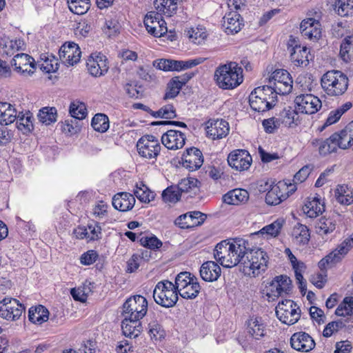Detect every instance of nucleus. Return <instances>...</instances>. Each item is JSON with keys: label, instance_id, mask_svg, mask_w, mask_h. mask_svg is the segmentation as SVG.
Returning <instances> with one entry per match:
<instances>
[{"label": "nucleus", "instance_id": "1", "mask_svg": "<svg viewBox=\"0 0 353 353\" xmlns=\"http://www.w3.org/2000/svg\"><path fill=\"white\" fill-rule=\"evenodd\" d=\"M243 70L234 62L219 66L214 72V80L220 88L233 89L243 82Z\"/></svg>", "mask_w": 353, "mask_h": 353}, {"label": "nucleus", "instance_id": "2", "mask_svg": "<svg viewBox=\"0 0 353 353\" xmlns=\"http://www.w3.org/2000/svg\"><path fill=\"white\" fill-rule=\"evenodd\" d=\"M321 85L325 92L331 97H339L345 93L349 85L346 74L340 70L326 72L321 79Z\"/></svg>", "mask_w": 353, "mask_h": 353}, {"label": "nucleus", "instance_id": "3", "mask_svg": "<svg viewBox=\"0 0 353 353\" xmlns=\"http://www.w3.org/2000/svg\"><path fill=\"white\" fill-rule=\"evenodd\" d=\"M278 100L272 85L256 88L249 96L252 109L257 112H265L275 106Z\"/></svg>", "mask_w": 353, "mask_h": 353}, {"label": "nucleus", "instance_id": "4", "mask_svg": "<svg viewBox=\"0 0 353 353\" xmlns=\"http://www.w3.org/2000/svg\"><path fill=\"white\" fill-rule=\"evenodd\" d=\"M245 254L242 269L245 274L256 276L266 270L269 258L265 252L261 248L251 249L248 247Z\"/></svg>", "mask_w": 353, "mask_h": 353}, {"label": "nucleus", "instance_id": "5", "mask_svg": "<svg viewBox=\"0 0 353 353\" xmlns=\"http://www.w3.org/2000/svg\"><path fill=\"white\" fill-rule=\"evenodd\" d=\"M154 301L165 307H172L178 301V291L176 283L164 280L157 283L153 291Z\"/></svg>", "mask_w": 353, "mask_h": 353}, {"label": "nucleus", "instance_id": "6", "mask_svg": "<svg viewBox=\"0 0 353 353\" xmlns=\"http://www.w3.org/2000/svg\"><path fill=\"white\" fill-rule=\"evenodd\" d=\"M175 283L178 294L183 299H195L201 290L197 279L188 272L179 273L175 279Z\"/></svg>", "mask_w": 353, "mask_h": 353}, {"label": "nucleus", "instance_id": "7", "mask_svg": "<svg viewBox=\"0 0 353 353\" xmlns=\"http://www.w3.org/2000/svg\"><path fill=\"white\" fill-rule=\"evenodd\" d=\"M148 311V301L141 295H134L128 299L123 305V315L130 319L140 320Z\"/></svg>", "mask_w": 353, "mask_h": 353}, {"label": "nucleus", "instance_id": "8", "mask_svg": "<svg viewBox=\"0 0 353 353\" xmlns=\"http://www.w3.org/2000/svg\"><path fill=\"white\" fill-rule=\"evenodd\" d=\"M277 318L287 325L296 323L301 316V311L297 305L292 300L285 299L279 302L276 307Z\"/></svg>", "mask_w": 353, "mask_h": 353}, {"label": "nucleus", "instance_id": "9", "mask_svg": "<svg viewBox=\"0 0 353 353\" xmlns=\"http://www.w3.org/2000/svg\"><path fill=\"white\" fill-rule=\"evenodd\" d=\"M137 148L139 155L148 159H156L161 150L159 140L149 134L143 136L138 141Z\"/></svg>", "mask_w": 353, "mask_h": 353}, {"label": "nucleus", "instance_id": "10", "mask_svg": "<svg viewBox=\"0 0 353 353\" xmlns=\"http://www.w3.org/2000/svg\"><path fill=\"white\" fill-rule=\"evenodd\" d=\"M294 103L297 110L303 114H312L321 108V101L312 94H301L296 97Z\"/></svg>", "mask_w": 353, "mask_h": 353}, {"label": "nucleus", "instance_id": "11", "mask_svg": "<svg viewBox=\"0 0 353 353\" xmlns=\"http://www.w3.org/2000/svg\"><path fill=\"white\" fill-rule=\"evenodd\" d=\"M24 310L25 307L15 299L6 297L0 302V316L7 320L19 319Z\"/></svg>", "mask_w": 353, "mask_h": 353}, {"label": "nucleus", "instance_id": "12", "mask_svg": "<svg viewBox=\"0 0 353 353\" xmlns=\"http://www.w3.org/2000/svg\"><path fill=\"white\" fill-rule=\"evenodd\" d=\"M252 162V157L245 150H233L228 157L229 165L240 172L248 170Z\"/></svg>", "mask_w": 353, "mask_h": 353}, {"label": "nucleus", "instance_id": "13", "mask_svg": "<svg viewBox=\"0 0 353 353\" xmlns=\"http://www.w3.org/2000/svg\"><path fill=\"white\" fill-rule=\"evenodd\" d=\"M86 66L90 74L97 77L104 75L109 69L108 59L101 53L91 54L87 60Z\"/></svg>", "mask_w": 353, "mask_h": 353}, {"label": "nucleus", "instance_id": "14", "mask_svg": "<svg viewBox=\"0 0 353 353\" xmlns=\"http://www.w3.org/2000/svg\"><path fill=\"white\" fill-rule=\"evenodd\" d=\"M230 245L233 267L240 265L243 268L249 245L248 241L243 239H235L230 241Z\"/></svg>", "mask_w": 353, "mask_h": 353}, {"label": "nucleus", "instance_id": "15", "mask_svg": "<svg viewBox=\"0 0 353 353\" xmlns=\"http://www.w3.org/2000/svg\"><path fill=\"white\" fill-rule=\"evenodd\" d=\"M11 63L15 70L23 74H28L29 76L34 72L36 68L34 59L25 53L16 54Z\"/></svg>", "mask_w": 353, "mask_h": 353}, {"label": "nucleus", "instance_id": "16", "mask_svg": "<svg viewBox=\"0 0 353 353\" xmlns=\"http://www.w3.org/2000/svg\"><path fill=\"white\" fill-rule=\"evenodd\" d=\"M228 123L223 119L209 120L206 123L208 137L216 140L225 137L229 133Z\"/></svg>", "mask_w": 353, "mask_h": 353}, {"label": "nucleus", "instance_id": "17", "mask_svg": "<svg viewBox=\"0 0 353 353\" xmlns=\"http://www.w3.org/2000/svg\"><path fill=\"white\" fill-rule=\"evenodd\" d=\"M183 166L190 171L198 170L203 163V157L200 150L196 148L186 149L182 155Z\"/></svg>", "mask_w": 353, "mask_h": 353}, {"label": "nucleus", "instance_id": "18", "mask_svg": "<svg viewBox=\"0 0 353 353\" xmlns=\"http://www.w3.org/2000/svg\"><path fill=\"white\" fill-rule=\"evenodd\" d=\"M269 288V296L279 297L291 290L292 281L286 275L277 276L272 281Z\"/></svg>", "mask_w": 353, "mask_h": 353}, {"label": "nucleus", "instance_id": "19", "mask_svg": "<svg viewBox=\"0 0 353 353\" xmlns=\"http://www.w3.org/2000/svg\"><path fill=\"white\" fill-rule=\"evenodd\" d=\"M194 75V72H186L181 76L171 79L168 83L167 91L163 97V99H174L179 94L183 85L191 79Z\"/></svg>", "mask_w": 353, "mask_h": 353}, {"label": "nucleus", "instance_id": "20", "mask_svg": "<svg viewBox=\"0 0 353 353\" xmlns=\"http://www.w3.org/2000/svg\"><path fill=\"white\" fill-rule=\"evenodd\" d=\"M81 53L79 47L74 43L62 46L59 52L61 61L67 65H73L79 62Z\"/></svg>", "mask_w": 353, "mask_h": 353}, {"label": "nucleus", "instance_id": "21", "mask_svg": "<svg viewBox=\"0 0 353 353\" xmlns=\"http://www.w3.org/2000/svg\"><path fill=\"white\" fill-rule=\"evenodd\" d=\"M205 219V214L199 211H194L179 216L175 220V224L181 228H190L201 225Z\"/></svg>", "mask_w": 353, "mask_h": 353}, {"label": "nucleus", "instance_id": "22", "mask_svg": "<svg viewBox=\"0 0 353 353\" xmlns=\"http://www.w3.org/2000/svg\"><path fill=\"white\" fill-rule=\"evenodd\" d=\"M300 31L303 37L310 40L317 41L321 37V24L313 18L303 20L300 24Z\"/></svg>", "mask_w": 353, "mask_h": 353}, {"label": "nucleus", "instance_id": "23", "mask_svg": "<svg viewBox=\"0 0 353 353\" xmlns=\"http://www.w3.org/2000/svg\"><path fill=\"white\" fill-rule=\"evenodd\" d=\"M186 137L181 131L170 130L161 137V142L169 150H177L183 147Z\"/></svg>", "mask_w": 353, "mask_h": 353}, {"label": "nucleus", "instance_id": "24", "mask_svg": "<svg viewBox=\"0 0 353 353\" xmlns=\"http://www.w3.org/2000/svg\"><path fill=\"white\" fill-rule=\"evenodd\" d=\"M290 344L293 349L305 352H310L315 346L313 339L305 332H296L292 334Z\"/></svg>", "mask_w": 353, "mask_h": 353}, {"label": "nucleus", "instance_id": "25", "mask_svg": "<svg viewBox=\"0 0 353 353\" xmlns=\"http://www.w3.org/2000/svg\"><path fill=\"white\" fill-rule=\"evenodd\" d=\"M230 247V241L225 240L219 243L214 250V256L215 259L225 268L233 267Z\"/></svg>", "mask_w": 353, "mask_h": 353}, {"label": "nucleus", "instance_id": "26", "mask_svg": "<svg viewBox=\"0 0 353 353\" xmlns=\"http://www.w3.org/2000/svg\"><path fill=\"white\" fill-rule=\"evenodd\" d=\"M242 26V18L236 11L230 12L223 18L222 28L228 34L237 33L241 30Z\"/></svg>", "mask_w": 353, "mask_h": 353}, {"label": "nucleus", "instance_id": "27", "mask_svg": "<svg viewBox=\"0 0 353 353\" xmlns=\"http://www.w3.org/2000/svg\"><path fill=\"white\" fill-rule=\"evenodd\" d=\"M136 200L133 194L128 192H119L112 198V205L121 212H127L132 209Z\"/></svg>", "mask_w": 353, "mask_h": 353}, {"label": "nucleus", "instance_id": "28", "mask_svg": "<svg viewBox=\"0 0 353 353\" xmlns=\"http://www.w3.org/2000/svg\"><path fill=\"white\" fill-rule=\"evenodd\" d=\"M297 109L291 106L285 108L277 117L280 125L283 124L288 128L296 127L300 123V119Z\"/></svg>", "mask_w": 353, "mask_h": 353}, {"label": "nucleus", "instance_id": "29", "mask_svg": "<svg viewBox=\"0 0 353 353\" xmlns=\"http://www.w3.org/2000/svg\"><path fill=\"white\" fill-rule=\"evenodd\" d=\"M281 189H286V184L279 181L269 190L265 196V202L268 205H279L288 198V194L281 193Z\"/></svg>", "mask_w": 353, "mask_h": 353}, {"label": "nucleus", "instance_id": "30", "mask_svg": "<svg viewBox=\"0 0 353 353\" xmlns=\"http://www.w3.org/2000/svg\"><path fill=\"white\" fill-rule=\"evenodd\" d=\"M25 43L23 39L10 38H2L0 40V53L3 55L11 57L16 52L23 50Z\"/></svg>", "mask_w": 353, "mask_h": 353}, {"label": "nucleus", "instance_id": "31", "mask_svg": "<svg viewBox=\"0 0 353 353\" xmlns=\"http://www.w3.org/2000/svg\"><path fill=\"white\" fill-rule=\"evenodd\" d=\"M221 269L214 261H209L203 263L200 268V275L205 281H216L221 276Z\"/></svg>", "mask_w": 353, "mask_h": 353}, {"label": "nucleus", "instance_id": "32", "mask_svg": "<svg viewBox=\"0 0 353 353\" xmlns=\"http://www.w3.org/2000/svg\"><path fill=\"white\" fill-rule=\"evenodd\" d=\"M312 145L316 148L321 156H326L336 152L337 149L335 141L331 135L328 139H314L311 141Z\"/></svg>", "mask_w": 353, "mask_h": 353}, {"label": "nucleus", "instance_id": "33", "mask_svg": "<svg viewBox=\"0 0 353 353\" xmlns=\"http://www.w3.org/2000/svg\"><path fill=\"white\" fill-rule=\"evenodd\" d=\"M292 237L296 245L300 246L307 245L310 239V230L305 225L298 223L293 227Z\"/></svg>", "mask_w": 353, "mask_h": 353}, {"label": "nucleus", "instance_id": "34", "mask_svg": "<svg viewBox=\"0 0 353 353\" xmlns=\"http://www.w3.org/2000/svg\"><path fill=\"white\" fill-rule=\"evenodd\" d=\"M17 118V112L12 104L0 102V124L8 125L13 123Z\"/></svg>", "mask_w": 353, "mask_h": 353}, {"label": "nucleus", "instance_id": "35", "mask_svg": "<svg viewBox=\"0 0 353 353\" xmlns=\"http://www.w3.org/2000/svg\"><path fill=\"white\" fill-rule=\"evenodd\" d=\"M124 317L121 323V328L123 334L130 338L137 337L142 331V326L139 320L130 319L128 317Z\"/></svg>", "mask_w": 353, "mask_h": 353}, {"label": "nucleus", "instance_id": "36", "mask_svg": "<svg viewBox=\"0 0 353 353\" xmlns=\"http://www.w3.org/2000/svg\"><path fill=\"white\" fill-rule=\"evenodd\" d=\"M336 229V221L331 216H323L316 224V232L323 238L332 233Z\"/></svg>", "mask_w": 353, "mask_h": 353}, {"label": "nucleus", "instance_id": "37", "mask_svg": "<svg viewBox=\"0 0 353 353\" xmlns=\"http://www.w3.org/2000/svg\"><path fill=\"white\" fill-rule=\"evenodd\" d=\"M249 194L244 189H234L223 195V201L229 205H239L248 201Z\"/></svg>", "mask_w": 353, "mask_h": 353}, {"label": "nucleus", "instance_id": "38", "mask_svg": "<svg viewBox=\"0 0 353 353\" xmlns=\"http://www.w3.org/2000/svg\"><path fill=\"white\" fill-rule=\"evenodd\" d=\"M310 49L307 47L295 48L294 52H290V60L296 66H307L309 64Z\"/></svg>", "mask_w": 353, "mask_h": 353}, {"label": "nucleus", "instance_id": "39", "mask_svg": "<svg viewBox=\"0 0 353 353\" xmlns=\"http://www.w3.org/2000/svg\"><path fill=\"white\" fill-rule=\"evenodd\" d=\"M28 319L32 323L41 325L48 320L49 312L46 307L41 305L34 307H32L29 309Z\"/></svg>", "mask_w": 353, "mask_h": 353}, {"label": "nucleus", "instance_id": "40", "mask_svg": "<svg viewBox=\"0 0 353 353\" xmlns=\"http://www.w3.org/2000/svg\"><path fill=\"white\" fill-rule=\"evenodd\" d=\"M179 0H155L154 6L159 14L171 17L177 10Z\"/></svg>", "mask_w": 353, "mask_h": 353}, {"label": "nucleus", "instance_id": "41", "mask_svg": "<svg viewBox=\"0 0 353 353\" xmlns=\"http://www.w3.org/2000/svg\"><path fill=\"white\" fill-rule=\"evenodd\" d=\"M335 195L341 204L349 205L353 203V190L347 185H339L335 190Z\"/></svg>", "mask_w": 353, "mask_h": 353}, {"label": "nucleus", "instance_id": "42", "mask_svg": "<svg viewBox=\"0 0 353 353\" xmlns=\"http://www.w3.org/2000/svg\"><path fill=\"white\" fill-rule=\"evenodd\" d=\"M248 332L252 338L259 340L265 336V326L261 323V319L251 318L248 323Z\"/></svg>", "mask_w": 353, "mask_h": 353}, {"label": "nucleus", "instance_id": "43", "mask_svg": "<svg viewBox=\"0 0 353 353\" xmlns=\"http://www.w3.org/2000/svg\"><path fill=\"white\" fill-rule=\"evenodd\" d=\"M303 210L308 217L314 218L325 211V206L319 199L314 198L304 205Z\"/></svg>", "mask_w": 353, "mask_h": 353}, {"label": "nucleus", "instance_id": "44", "mask_svg": "<svg viewBox=\"0 0 353 353\" xmlns=\"http://www.w3.org/2000/svg\"><path fill=\"white\" fill-rule=\"evenodd\" d=\"M160 14L159 12H150L146 14L144 19V25L149 33L157 37Z\"/></svg>", "mask_w": 353, "mask_h": 353}, {"label": "nucleus", "instance_id": "45", "mask_svg": "<svg viewBox=\"0 0 353 353\" xmlns=\"http://www.w3.org/2000/svg\"><path fill=\"white\" fill-rule=\"evenodd\" d=\"M69 10L74 14H85L90 8V0H67Z\"/></svg>", "mask_w": 353, "mask_h": 353}, {"label": "nucleus", "instance_id": "46", "mask_svg": "<svg viewBox=\"0 0 353 353\" xmlns=\"http://www.w3.org/2000/svg\"><path fill=\"white\" fill-rule=\"evenodd\" d=\"M334 11L341 17L353 15V0H336Z\"/></svg>", "mask_w": 353, "mask_h": 353}, {"label": "nucleus", "instance_id": "47", "mask_svg": "<svg viewBox=\"0 0 353 353\" xmlns=\"http://www.w3.org/2000/svg\"><path fill=\"white\" fill-rule=\"evenodd\" d=\"M347 133V131L344 128L339 133L332 134V138L335 141L337 148L347 149L353 145V140H352L350 134Z\"/></svg>", "mask_w": 353, "mask_h": 353}, {"label": "nucleus", "instance_id": "48", "mask_svg": "<svg viewBox=\"0 0 353 353\" xmlns=\"http://www.w3.org/2000/svg\"><path fill=\"white\" fill-rule=\"evenodd\" d=\"M91 125L94 130L105 132L109 128L108 117L104 114H96L92 119Z\"/></svg>", "mask_w": 353, "mask_h": 353}, {"label": "nucleus", "instance_id": "49", "mask_svg": "<svg viewBox=\"0 0 353 353\" xmlns=\"http://www.w3.org/2000/svg\"><path fill=\"white\" fill-rule=\"evenodd\" d=\"M134 194L139 201L143 203H149L154 197L153 192L142 182H140L139 185H136Z\"/></svg>", "mask_w": 353, "mask_h": 353}, {"label": "nucleus", "instance_id": "50", "mask_svg": "<svg viewBox=\"0 0 353 353\" xmlns=\"http://www.w3.org/2000/svg\"><path fill=\"white\" fill-rule=\"evenodd\" d=\"M39 121L46 125H50L57 121V110L55 108L45 107L39 110L38 114Z\"/></svg>", "mask_w": 353, "mask_h": 353}, {"label": "nucleus", "instance_id": "51", "mask_svg": "<svg viewBox=\"0 0 353 353\" xmlns=\"http://www.w3.org/2000/svg\"><path fill=\"white\" fill-rule=\"evenodd\" d=\"M70 114L73 119L82 120L87 116L85 104L80 101H74L70 105Z\"/></svg>", "mask_w": 353, "mask_h": 353}, {"label": "nucleus", "instance_id": "52", "mask_svg": "<svg viewBox=\"0 0 353 353\" xmlns=\"http://www.w3.org/2000/svg\"><path fill=\"white\" fill-rule=\"evenodd\" d=\"M283 223V220L277 219L271 224H269L263 228L260 231H259L256 234H266L272 237H276L280 233Z\"/></svg>", "mask_w": 353, "mask_h": 353}, {"label": "nucleus", "instance_id": "53", "mask_svg": "<svg viewBox=\"0 0 353 353\" xmlns=\"http://www.w3.org/2000/svg\"><path fill=\"white\" fill-rule=\"evenodd\" d=\"M17 124L18 128L21 130H26V132H30L33 130V117L29 113L26 114H22V112H19L17 114Z\"/></svg>", "mask_w": 353, "mask_h": 353}, {"label": "nucleus", "instance_id": "54", "mask_svg": "<svg viewBox=\"0 0 353 353\" xmlns=\"http://www.w3.org/2000/svg\"><path fill=\"white\" fill-rule=\"evenodd\" d=\"M198 183L199 181L195 178H185L181 180L177 187L180 192H190L198 190Z\"/></svg>", "mask_w": 353, "mask_h": 353}, {"label": "nucleus", "instance_id": "55", "mask_svg": "<svg viewBox=\"0 0 353 353\" xmlns=\"http://www.w3.org/2000/svg\"><path fill=\"white\" fill-rule=\"evenodd\" d=\"M353 247V238L345 239L331 254L338 256L339 262L341 261L342 258L348 252V251Z\"/></svg>", "mask_w": 353, "mask_h": 353}, {"label": "nucleus", "instance_id": "56", "mask_svg": "<svg viewBox=\"0 0 353 353\" xmlns=\"http://www.w3.org/2000/svg\"><path fill=\"white\" fill-rule=\"evenodd\" d=\"M292 79H290L289 81H283V82H274L273 85H272V89L274 90L276 96L277 94H288L292 90Z\"/></svg>", "mask_w": 353, "mask_h": 353}, {"label": "nucleus", "instance_id": "57", "mask_svg": "<svg viewBox=\"0 0 353 353\" xmlns=\"http://www.w3.org/2000/svg\"><path fill=\"white\" fill-rule=\"evenodd\" d=\"M178 187H168L162 193V199L165 202L176 203L181 197Z\"/></svg>", "mask_w": 353, "mask_h": 353}, {"label": "nucleus", "instance_id": "58", "mask_svg": "<svg viewBox=\"0 0 353 353\" xmlns=\"http://www.w3.org/2000/svg\"><path fill=\"white\" fill-rule=\"evenodd\" d=\"M139 241L143 246L150 250H155L162 246V242L154 235L141 236Z\"/></svg>", "mask_w": 353, "mask_h": 353}, {"label": "nucleus", "instance_id": "59", "mask_svg": "<svg viewBox=\"0 0 353 353\" xmlns=\"http://www.w3.org/2000/svg\"><path fill=\"white\" fill-rule=\"evenodd\" d=\"M153 65L157 69L163 71H176V66H175V60L172 59H157L153 62Z\"/></svg>", "mask_w": 353, "mask_h": 353}, {"label": "nucleus", "instance_id": "60", "mask_svg": "<svg viewBox=\"0 0 353 353\" xmlns=\"http://www.w3.org/2000/svg\"><path fill=\"white\" fill-rule=\"evenodd\" d=\"M149 334L151 338L155 340H161L164 337L165 332L161 325L156 321H151L148 324Z\"/></svg>", "mask_w": 353, "mask_h": 353}, {"label": "nucleus", "instance_id": "61", "mask_svg": "<svg viewBox=\"0 0 353 353\" xmlns=\"http://www.w3.org/2000/svg\"><path fill=\"white\" fill-rule=\"evenodd\" d=\"M339 257L336 255L331 254L330 253L326 256L323 258L318 263V266L321 272H325L327 273V268H331L336 263H339Z\"/></svg>", "mask_w": 353, "mask_h": 353}, {"label": "nucleus", "instance_id": "62", "mask_svg": "<svg viewBox=\"0 0 353 353\" xmlns=\"http://www.w3.org/2000/svg\"><path fill=\"white\" fill-rule=\"evenodd\" d=\"M292 78L290 77V74L287 70H276L274 71L269 79L270 83L273 82H283L290 81Z\"/></svg>", "mask_w": 353, "mask_h": 353}, {"label": "nucleus", "instance_id": "63", "mask_svg": "<svg viewBox=\"0 0 353 353\" xmlns=\"http://www.w3.org/2000/svg\"><path fill=\"white\" fill-rule=\"evenodd\" d=\"M77 120L73 118L70 121L66 120L62 127L63 131L70 134H74L79 132L81 130V125Z\"/></svg>", "mask_w": 353, "mask_h": 353}, {"label": "nucleus", "instance_id": "64", "mask_svg": "<svg viewBox=\"0 0 353 353\" xmlns=\"http://www.w3.org/2000/svg\"><path fill=\"white\" fill-rule=\"evenodd\" d=\"M263 126L265 132L274 133V131L280 127L279 120L276 117H271L268 119H264L262 122Z\"/></svg>", "mask_w": 353, "mask_h": 353}]
</instances>
